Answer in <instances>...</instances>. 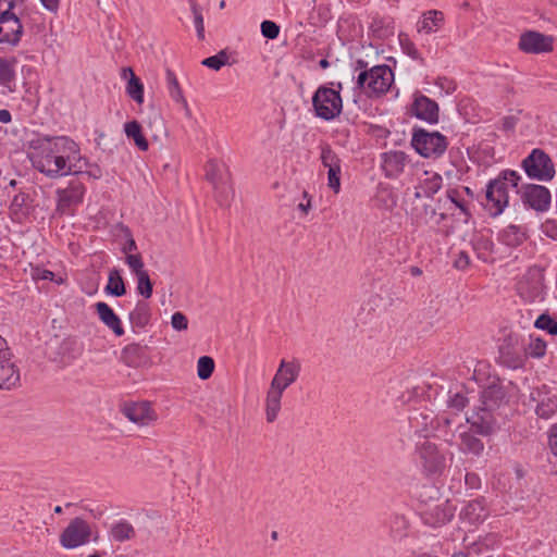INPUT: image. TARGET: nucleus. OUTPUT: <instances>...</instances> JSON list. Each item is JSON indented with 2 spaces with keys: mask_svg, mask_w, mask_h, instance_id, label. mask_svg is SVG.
I'll use <instances>...</instances> for the list:
<instances>
[{
  "mask_svg": "<svg viewBox=\"0 0 557 557\" xmlns=\"http://www.w3.org/2000/svg\"><path fill=\"white\" fill-rule=\"evenodd\" d=\"M408 163V156L404 151H387L382 154V169L389 178H397Z\"/></svg>",
  "mask_w": 557,
  "mask_h": 557,
  "instance_id": "obj_17",
  "label": "nucleus"
},
{
  "mask_svg": "<svg viewBox=\"0 0 557 557\" xmlns=\"http://www.w3.org/2000/svg\"><path fill=\"white\" fill-rule=\"evenodd\" d=\"M457 194V190L455 189H451L447 193V196L448 198L458 207L460 208L462 211H465V207L461 202L457 201L456 198H455V195Z\"/></svg>",
  "mask_w": 557,
  "mask_h": 557,
  "instance_id": "obj_63",
  "label": "nucleus"
},
{
  "mask_svg": "<svg viewBox=\"0 0 557 557\" xmlns=\"http://www.w3.org/2000/svg\"><path fill=\"white\" fill-rule=\"evenodd\" d=\"M411 146L423 158H438L447 149V138L438 132H428L423 128H414L411 137Z\"/></svg>",
  "mask_w": 557,
  "mask_h": 557,
  "instance_id": "obj_5",
  "label": "nucleus"
},
{
  "mask_svg": "<svg viewBox=\"0 0 557 557\" xmlns=\"http://www.w3.org/2000/svg\"><path fill=\"white\" fill-rule=\"evenodd\" d=\"M28 199V195L25 193H20L14 196L12 200V207L21 208L23 207Z\"/></svg>",
  "mask_w": 557,
  "mask_h": 557,
  "instance_id": "obj_59",
  "label": "nucleus"
},
{
  "mask_svg": "<svg viewBox=\"0 0 557 557\" xmlns=\"http://www.w3.org/2000/svg\"><path fill=\"white\" fill-rule=\"evenodd\" d=\"M109 534L114 542L123 543L133 540L136 531L127 520L123 519L111 525Z\"/></svg>",
  "mask_w": 557,
  "mask_h": 557,
  "instance_id": "obj_28",
  "label": "nucleus"
},
{
  "mask_svg": "<svg viewBox=\"0 0 557 557\" xmlns=\"http://www.w3.org/2000/svg\"><path fill=\"white\" fill-rule=\"evenodd\" d=\"M90 525L82 518H74L60 535V543L66 549H73L89 542Z\"/></svg>",
  "mask_w": 557,
  "mask_h": 557,
  "instance_id": "obj_11",
  "label": "nucleus"
},
{
  "mask_svg": "<svg viewBox=\"0 0 557 557\" xmlns=\"http://www.w3.org/2000/svg\"><path fill=\"white\" fill-rule=\"evenodd\" d=\"M542 232L553 239L557 240V220L548 219L542 224Z\"/></svg>",
  "mask_w": 557,
  "mask_h": 557,
  "instance_id": "obj_52",
  "label": "nucleus"
},
{
  "mask_svg": "<svg viewBox=\"0 0 557 557\" xmlns=\"http://www.w3.org/2000/svg\"><path fill=\"white\" fill-rule=\"evenodd\" d=\"M206 177L214 189L216 200L221 205L227 201L232 194V187L225 165L216 161H209L206 164Z\"/></svg>",
  "mask_w": 557,
  "mask_h": 557,
  "instance_id": "obj_9",
  "label": "nucleus"
},
{
  "mask_svg": "<svg viewBox=\"0 0 557 557\" xmlns=\"http://www.w3.org/2000/svg\"><path fill=\"white\" fill-rule=\"evenodd\" d=\"M17 0H0V24L12 23L13 26L10 29L12 35H22V25L12 11ZM2 28L0 27V33Z\"/></svg>",
  "mask_w": 557,
  "mask_h": 557,
  "instance_id": "obj_23",
  "label": "nucleus"
},
{
  "mask_svg": "<svg viewBox=\"0 0 557 557\" xmlns=\"http://www.w3.org/2000/svg\"><path fill=\"white\" fill-rule=\"evenodd\" d=\"M124 132L128 139H133L136 147L143 151L148 150L149 144L143 134L141 125L137 121L125 123Z\"/></svg>",
  "mask_w": 557,
  "mask_h": 557,
  "instance_id": "obj_31",
  "label": "nucleus"
},
{
  "mask_svg": "<svg viewBox=\"0 0 557 557\" xmlns=\"http://www.w3.org/2000/svg\"><path fill=\"white\" fill-rule=\"evenodd\" d=\"M54 276L53 272L49 270H42L39 268H36L33 270V277L37 280H52Z\"/></svg>",
  "mask_w": 557,
  "mask_h": 557,
  "instance_id": "obj_56",
  "label": "nucleus"
},
{
  "mask_svg": "<svg viewBox=\"0 0 557 557\" xmlns=\"http://www.w3.org/2000/svg\"><path fill=\"white\" fill-rule=\"evenodd\" d=\"M499 239L507 246H519L527 239V230L521 225L510 224L499 233Z\"/></svg>",
  "mask_w": 557,
  "mask_h": 557,
  "instance_id": "obj_26",
  "label": "nucleus"
},
{
  "mask_svg": "<svg viewBox=\"0 0 557 557\" xmlns=\"http://www.w3.org/2000/svg\"><path fill=\"white\" fill-rule=\"evenodd\" d=\"M283 393L269 388L265 397V419L267 422L272 423L276 420L281 410Z\"/></svg>",
  "mask_w": 557,
  "mask_h": 557,
  "instance_id": "obj_29",
  "label": "nucleus"
},
{
  "mask_svg": "<svg viewBox=\"0 0 557 557\" xmlns=\"http://www.w3.org/2000/svg\"><path fill=\"white\" fill-rule=\"evenodd\" d=\"M237 62V53L228 49L219 51L215 55L206 58L201 64L214 71L221 70L224 65H232Z\"/></svg>",
  "mask_w": 557,
  "mask_h": 557,
  "instance_id": "obj_25",
  "label": "nucleus"
},
{
  "mask_svg": "<svg viewBox=\"0 0 557 557\" xmlns=\"http://www.w3.org/2000/svg\"><path fill=\"white\" fill-rule=\"evenodd\" d=\"M280 26L273 21H263L261 23V35H278Z\"/></svg>",
  "mask_w": 557,
  "mask_h": 557,
  "instance_id": "obj_54",
  "label": "nucleus"
},
{
  "mask_svg": "<svg viewBox=\"0 0 557 557\" xmlns=\"http://www.w3.org/2000/svg\"><path fill=\"white\" fill-rule=\"evenodd\" d=\"M412 114L430 124L438 122V104L424 95H417L412 106Z\"/></svg>",
  "mask_w": 557,
  "mask_h": 557,
  "instance_id": "obj_15",
  "label": "nucleus"
},
{
  "mask_svg": "<svg viewBox=\"0 0 557 557\" xmlns=\"http://www.w3.org/2000/svg\"><path fill=\"white\" fill-rule=\"evenodd\" d=\"M393 81L394 74L387 65H376L359 73L357 86L371 97L386 92Z\"/></svg>",
  "mask_w": 557,
  "mask_h": 557,
  "instance_id": "obj_4",
  "label": "nucleus"
},
{
  "mask_svg": "<svg viewBox=\"0 0 557 557\" xmlns=\"http://www.w3.org/2000/svg\"><path fill=\"white\" fill-rule=\"evenodd\" d=\"M85 191L84 184L77 177L72 178L65 188H59L57 213L72 215L75 208L83 202Z\"/></svg>",
  "mask_w": 557,
  "mask_h": 557,
  "instance_id": "obj_8",
  "label": "nucleus"
},
{
  "mask_svg": "<svg viewBox=\"0 0 557 557\" xmlns=\"http://www.w3.org/2000/svg\"><path fill=\"white\" fill-rule=\"evenodd\" d=\"M520 178L517 172L506 170L488 183L485 208L492 216L499 215L508 206L509 189L517 188Z\"/></svg>",
  "mask_w": 557,
  "mask_h": 557,
  "instance_id": "obj_2",
  "label": "nucleus"
},
{
  "mask_svg": "<svg viewBox=\"0 0 557 557\" xmlns=\"http://www.w3.org/2000/svg\"><path fill=\"white\" fill-rule=\"evenodd\" d=\"M431 419V429H435L437 435L445 442L451 444L455 438L456 430L461 425V418L458 414L444 412L441 416L426 414L422 419Z\"/></svg>",
  "mask_w": 557,
  "mask_h": 557,
  "instance_id": "obj_12",
  "label": "nucleus"
},
{
  "mask_svg": "<svg viewBox=\"0 0 557 557\" xmlns=\"http://www.w3.org/2000/svg\"><path fill=\"white\" fill-rule=\"evenodd\" d=\"M16 60L0 58V86H10L15 81Z\"/></svg>",
  "mask_w": 557,
  "mask_h": 557,
  "instance_id": "obj_36",
  "label": "nucleus"
},
{
  "mask_svg": "<svg viewBox=\"0 0 557 557\" xmlns=\"http://www.w3.org/2000/svg\"><path fill=\"white\" fill-rule=\"evenodd\" d=\"M82 164H83L82 172L77 173L76 175L85 174L88 177H91L94 180H98V178H100L102 176V171H101L99 165H97V164H89L88 161L86 159H84V158H83Z\"/></svg>",
  "mask_w": 557,
  "mask_h": 557,
  "instance_id": "obj_48",
  "label": "nucleus"
},
{
  "mask_svg": "<svg viewBox=\"0 0 557 557\" xmlns=\"http://www.w3.org/2000/svg\"><path fill=\"white\" fill-rule=\"evenodd\" d=\"M122 413L133 423L139 426L150 425L158 419L157 412L147 401L128 403L122 407Z\"/></svg>",
  "mask_w": 557,
  "mask_h": 557,
  "instance_id": "obj_14",
  "label": "nucleus"
},
{
  "mask_svg": "<svg viewBox=\"0 0 557 557\" xmlns=\"http://www.w3.org/2000/svg\"><path fill=\"white\" fill-rule=\"evenodd\" d=\"M143 348L138 344H131L127 345L122 349V360L128 364L132 366L135 363L136 359L141 355Z\"/></svg>",
  "mask_w": 557,
  "mask_h": 557,
  "instance_id": "obj_42",
  "label": "nucleus"
},
{
  "mask_svg": "<svg viewBox=\"0 0 557 557\" xmlns=\"http://www.w3.org/2000/svg\"><path fill=\"white\" fill-rule=\"evenodd\" d=\"M467 403L468 400L462 394L456 393L454 396L449 398L448 407L456 409L457 411H460L466 407Z\"/></svg>",
  "mask_w": 557,
  "mask_h": 557,
  "instance_id": "obj_53",
  "label": "nucleus"
},
{
  "mask_svg": "<svg viewBox=\"0 0 557 557\" xmlns=\"http://www.w3.org/2000/svg\"><path fill=\"white\" fill-rule=\"evenodd\" d=\"M523 348L519 346L518 338L509 335L499 347L500 357L510 368H519L523 364Z\"/></svg>",
  "mask_w": 557,
  "mask_h": 557,
  "instance_id": "obj_18",
  "label": "nucleus"
},
{
  "mask_svg": "<svg viewBox=\"0 0 557 557\" xmlns=\"http://www.w3.org/2000/svg\"><path fill=\"white\" fill-rule=\"evenodd\" d=\"M486 517L487 510L482 499L470 500L460 512V518L470 524L479 523Z\"/></svg>",
  "mask_w": 557,
  "mask_h": 557,
  "instance_id": "obj_22",
  "label": "nucleus"
},
{
  "mask_svg": "<svg viewBox=\"0 0 557 557\" xmlns=\"http://www.w3.org/2000/svg\"><path fill=\"white\" fill-rule=\"evenodd\" d=\"M117 228L120 232L127 238L126 244L122 247V251L126 253H132L133 251L137 250L136 242L133 238L132 232L128 226L124 224H119Z\"/></svg>",
  "mask_w": 557,
  "mask_h": 557,
  "instance_id": "obj_46",
  "label": "nucleus"
},
{
  "mask_svg": "<svg viewBox=\"0 0 557 557\" xmlns=\"http://www.w3.org/2000/svg\"><path fill=\"white\" fill-rule=\"evenodd\" d=\"M40 2L47 10L55 12L59 8L60 0H40Z\"/></svg>",
  "mask_w": 557,
  "mask_h": 557,
  "instance_id": "obj_61",
  "label": "nucleus"
},
{
  "mask_svg": "<svg viewBox=\"0 0 557 557\" xmlns=\"http://www.w3.org/2000/svg\"><path fill=\"white\" fill-rule=\"evenodd\" d=\"M172 327L176 331H185L188 327V320L182 312H175L171 318Z\"/></svg>",
  "mask_w": 557,
  "mask_h": 557,
  "instance_id": "obj_50",
  "label": "nucleus"
},
{
  "mask_svg": "<svg viewBox=\"0 0 557 557\" xmlns=\"http://www.w3.org/2000/svg\"><path fill=\"white\" fill-rule=\"evenodd\" d=\"M535 327L537 329H541V330H545L547 331L549 334L552 335H556L557 334V322L554 321L549 315L547 314H541L535 323H534Z\"/></svg>",
  "mask_w": 557,
  "mask_h": 557,
  "instance_id": "obj_45",
  "label": "nucleus"
},
{
  "mask_svg": "<svg viewBox=\"0 0 557 557\" xmlns=\"http://www.w3.org/2000/svg\"><path fill=\"white\" fill-rule=\"evenodd\" d=\"M95 308L101 322L112 330L116 336H122L124 334L121 319L114 313L108 304L99 301L95 305Z\"/></svg>",
  "mask_w": 557,
  "mask_h": 557,
  "instance_id": "obj_20",
  "label": "nucleus"
},
{
  "mask_svg": "<svg viewBox=\"0 0 557 557\" xmlns=\"http://www.w3.org/2000/svg\"><path fill=\"white\" fill-rule=\"evenodd\" d=\"M214 371V361L209 356H202L197 362V374L201 380H208Z\"/></svg>",
  "mask_w": 557,
  "mask_h": 557,
  "instance_id": "obj_39",
  "label": "nucleus"
},
{
  "mask_svg": "<svg viewBox=\"0 0 557 557\" xmlns=\"http://www.w3.org/2000/svg\"><path fill=\"white\" fill-rule=\"evenodd\" d=\"M426 414H433L431 411L430 412H419L417 414H414L413 417H410V422H411V425L414 426V428H422L421 431H423L425 434H429L431 432H434L435 429H431V419L428 418L425 420L422 419L423 416H426Z\"/></svg>",
  "mask_w": 557,
  "mask_h": 557,
  "instance_id": "obj_44",
  "label": "nucleus"
},
{
  "mask_svg": "<svg viewBox=\"0 0 557 557\" xmlns=\"http://www.w3.org/2000/svg\"><path fill=\"white\" fill-rule=\"evenodd\" d=\"M18 41H20V37H3L0 39V44L8 42L11 46H16L18 44Z\"/></svg>",
  "mask_w": 557,
  "mask_h": 557,
  "instance_id": "obj_64",
  "label": "nucleus"
},
{
  "mask_svg": "<svg viewBox=\"0 0 557 557\" xmlns=\"http://www.w3.org/2000/svg\"><path fill=\"white\" fill-rule=\"evenodd\" d=\"M150 320L149 307L146 302L139 301L135 309L129 313L131 323L139 329L145 327Z\"/></svg>",
  "mask_w": 557,
  "mask_h": 557,
  "instance_id": "obj_35",
  "label": "nucleus"
},
{
  "mask_svg": "<svg viewBox=\"0 0 557 557\" xmlns=\"http://www.w3.org/2000/svg\"><path fill=\"white\" fill-rule=\"evenodd\" d=\"M554 37H520L518 47L525 53H543L553 50Z\"/></svg>",
  "mask_w": 557,
  "mask_h": 557,
  "instance_id": "obj_21",
  "label": "nucleus"
},
{
  "mask_svg": "<svg viewBox=\"0 0 557 557\" xmlns=\"http://www.w3.org/2000/svg\"><path fill=\"white\" fill-rule=\"evenodd\" d=\"M424 178H419V188L422 190L424 197H432L442 187V177L437 173H429L424 171Z\"/></svg>",
  "mask_w": 557,
  "mask_h": 557,
  "instance_id": "obj_32",
  "label": "nucleus"
},
{
  "mask_svg": "<svg viewBox=\"0 0 557 557\" xmlns=\"http://www.w3.org/2000/svg\"><path fill=\"white\" fill-rule=\"evenodd\" d=\"M327 186L337 194L341 189V166L327 170Z\"/></svg>",
  "mask_w": 557,
  "mask_h": 557,
  "instance_id": "obj_47",
  "label": "nucleus"
},
{
  "mask_svg": "<svg viewBox=\"0 0 557 557\" xmlns=\"http://www.w3.org/2000/svg\"><path fill=\"white\" fill-rule=\"evenodd\" d=\"M469 257L466 252H460L455 261V265L458 269H465L469 264Z\"/></svg>",
  "mask_w": 557,
  "mask_h": 557,
  "instance_id": "obj_60",
  "label": "nucleus"
},
{
  "mask_svg": "<svg viewBox=\"0 0 557 557\" xmlns=\"http://www.w3.org/2000/svg\"><path fill=\"white\" fill-rule=\"evenodd\" d=\"M460 449L463 453L473 454L474 456H479L483 449L484 445L482 441L475 437L472 433L462 432L460 433Z\"/></svg>",
  "mask_w": 557,
  "mask_h": 557,
  "instance_id": "obj_33",
  "label": "nucleus"
},
{
  "mask_svg": "<svg viewBox=\"0 0 557 557\" xmlns=\"http://www.w3.org/2000/svg\"><path fill=\"white\" fill-rule=\"evenodd\" d=\"M444 15L440 11H429L423 15V20L418 23V32L436 33L441 29Z\"/></svg>",
  "mask_w": 557,
  "mask_h": 557,
  "instance_id": "obj_30",
  "label": "nucleus"
},
{
  "mask_svg": "<svg viewBox=\"0 0 557 557\" xmlns=\"http://www.w3.org/2000/svg\"><path fill=\"white\" fill-rule=\"evenodd\" d=\"M524 354L533 358H541L545 355L546 343L541 338L530 337V343L523 348Z\"/></svg>",
  "mask_w": 557,
  "mask_h": 557,
  "instance_id": "obj_40",
  "label": "nucleus"
},
{
  "mask_svg": "<svg viewBox=\"0 0 557 557\" xmlns=\"http://www.w3.org/2000/svg\"><path fill=\"white\" fill-rule=\"evenodd\" d=\"M190 8L194 15V25L195 29L197 32V35H202L205 27H203V18L200 9L195 3L194 0H190Z\"/></svg>",
  "mask_w": 557,
  "mask_h": 557,
  "instance_id": "obj_49",
  "label": "nucleus"
},
{
  "mask_svg": "<svg viewBox=\"0 0 557 557\" xmlns=\"http://www.w3.org/2000/svg\"><path fill=\"white\" fill-rule=\"evenodd\" d=\"M518 119L516 116H505L502 120L503 129L505 131H512L517 125Z\"/></svg>",
  "mask_w": 557,
  "mask_h": 557,
  "instance_id": "obj_57",
  "label": "nucleus"
},
{
  "mask_svg": "<svg viewBox=\"0 0 557 557\" xmlns=\"http://www.w3.org/2000/svg\"><path fill=\"white\" fill-rule=\"evenodd\" d=\"M548 444L553 455L557 457V423L550 429Z\"/></svg>",
  "mask_w": 557,
  "mask_h": 557,
  "instance_id": "obj_55",
  "label": "nucleus"
},
{
  "mask_svg": "<svg viewBox=\"0 0 557 557\" xmlns=\"http://www.w3.org/2000/svg\"><path fill=\"white\" fill-rule=\"evenodd\" d=\"M166 81L171 98L178 103H185V97L180 87L178 81L171 70L166 71Z\"/></svg>",
  "mask_w": 557,
  "mask_h": 557,
  "instance_id": "obj_38",
  "label": "nucleus"
},
{
  "mask_svg": "<svg viewBox=\"0 0 557 557\" xmlns=\"http://www.w3.org/2000/svg\"><path fill=\"white\" fill-rule=\"evenodd\" d=\"M12 120V115L9 110L2 109L0 110V122L1 123H10Z\"/></svg>",
  "mask_w": 557,
  "mask_h": 557,
  "instance_id": "obj_62",
  "label": "nucleus"
},
{
  "mask_svg": "<svg viewBox=\"0 0 557 557\" xmlns=\"http://www.w3.org/2000/svg\"><path fill=\"white\" fill-rule=\"evenodd\" d=\"M520 290H521V294L522 296H524L527 299H529L530 301H535V300H543V288H542V284L540 281H536L535 284L533 285L532 287V290L530 293V295L525 296L524 295V286L521 285L520 286Z\"/></svg>",
  "mask_w": 557,
  "mask_h": 557,
  "instance_id": "obj_51",
  "label": "nucleus"
},
{
  "mask_svg": "<svg viewBox=\"0 0 557 557\" xmlns=\"http://www.w3.org/2000/svg\"><path fill=\"white\" fill-rule=\"evenodd\" d=\"M536 413L543 419L550 418L557 411V397L548 393L537 392Z\"/></svg>",
  "mask_w": 557,
  "mask_h": 557,
  "instance_id": "obj_27",
  "label": "nucleus"
},
{
  "mask_svg": "<svg viewBox=\"0 0 557 557\" xmlns=\"http://www.w3.org/2000/svg\"><path fill=\"white\" fill-rule=\"evenodd\" d=\"M455 507L448 502H442L424 511V520L432 525H442L454 517Z\"/></svg>",
  "mask_w": 557,
  "mask_h": 557,
  "instance_id": "obj_19",
  "label": "nucleus"
},
{
  "mask_svg": "<svg viewBox=\"0 0 557 557\" xmlns=\"http://www.w3.org/2000/svg\"><path fill=\"white\" fill-rule=\"evenodd\" d=\"M505 398V392L497 384L488 385L481 393V406L476 412V418L472 422L475 432L482 435H488L496 423L493 411L497 409Z\"/></svg>",
  "mask_w": 557,
  "mask_h": 557,
  "instance_id": "obj_3",
  "label": "nucleus"
},
{
  "mask_svg": "<svg viewBox=\"0 0 557 557\" xmlns=\"http://www.w3.org/2000/svg\"><path fill=\"white\" fill-rule=\"evenodd\" d=\"M523 202L536 211H545L550 205V193L542 186L528 185L522 194Z\"/></svg>",
  "mask_w": 557,
  "mask_h": 557,
  "instance_id": "obj_16",
  "label": "nucleus"
},
{
  "mask_svg": "<svg viewBox=\"0 0 557 557\" xmlns=\"http://www.w3.org/2000/svg\"><path fill=\"white\" fill-rule=\"evenodd\" d=\"M137 278V292L145 298H150L152 295V282L149 277L148 272L139 273L135 275Z\"/></svg>",
  "mask_w": 557,
  "mask_h": 557,
  "instance_id": "obj_41",
  "label": "nucleus"
},
{
  "mask_svg": "<svg viewBox=\"0 0 557 557\" xmlns=\"http://www.w3.org/2000/svg\"><path fill=\"white\" fill-rule=\"evenodd\" d=\"M416 453L422 469L429 474L440 473L445 467V457L437 446L424 440L417 444Z\"/></svg>",
  "mask_w": 557,
  "mask_h": 557,
  "instance_id": "obj_10",
  "label": "nucleus"
},
{
  "mask_svg": "<svg viewBox=\"0 0 557 557\" xmlns=\"http://www.w3.org/2000/svg\"><path fill=\"white\" fill-rule=\"evenodd\" d=\"M30 147L37 151L33 159L34 166L48 177L82 172L83 157L79 148L66 136L39 137L30 141Z\"/></svg>",
  "mask_w": 557,
  "mask_h": 557,
  "instance_id": "obj_1",
  "label": "nucleus"
},
{
  "mask_svg": "<svg viewBox=\"0 0 557 557\" xmlns=\"http://www.w3.org/2000/svg\"><path fill=\"white\" fill-rule=\"evenodd\" d=\"M301 366L299 361L282 360L275 375L273 376L270 388L284 393L299 376Z\"/></svg>",
  "mask_w": 557,
  "mask_h": 557,
  "instance_id": "obj_13",
  "label": "nucleus"
},
{
  "mask_svg": "<svg viewBox=\"0 0 557 557\" xmlns=\"http://www.w3.org/2000/svg\"><path fill=\"white\" fill-rule=\"evenodd\" d=\"M312 103L317 115L326 121L337 116L343 108L339 92L324 86L314 92Z\"/></svg>",
  "mask_w": 557,
  "mask_h": 557,
  "instance_id": "obj_7",
  "label": "nucleus"
},
{
  "mask_svg": "<svg viewBox=\"0 0 557 557\" xmlns=\"http://www.w3.org/2000/svg\"><path fill=\"white\" fill-rule=\"evenodd\" d=\"M125 262L134 273V275H138L139 273L146 272L145 264L143 258L139 253H128L125 258Z\"/></svg>",
  "mask_w": 557,
  "mask_h": 557,
  "instance_id": "obj_43",
  "label": "nucleus"
},
{
  "mask_svg": "<svg viewBox=\"0 0 557 557\" xmlns=\"http://www.w3.org/2000/svg\"><path fill=\"white\" fill-rule=\"evenodd\" d=\"M122 75L127 78L126 94L138 104L144 102V85L131 67H124Z\"/></svg>",
  "mask_w": 557,
  "mask_h": 557,
  "instance_id": "obj_24",
  "label": "nucleus"
},
{
  "mask_svg": "<svg viewBox=\"0 0 557 557\" xmlns=\"http://www.w3.org/2000/svg\"><path fill=\"white\" fill-rule=\"evenodd\" d=\"M320 160L327 170L341 166V159L329 145L321 147Z\"/></svg>",
  "mask_w": 557,
  "mask_h": 557,
  "instance_id": "obj_37",
  "label": "nucleus"
},
{
  "mask_svg": "<svg viewBox=\"0 0 557 557\" xmlns=\"http://www.w3.org/2000/svg\"><path fill=\"white\" fill-rule=\"evenodd\" d=\"M106 293L116 297L123 296L126 293L124 281L117 269H112L109 272Z\"/></svg>",
  "mask_w": 557,
  "mask_h": 557,
  "instance_id": "obj_34",
  "label": "nucleus"
},
{
  "mask_svg": "<svg viewBox=\"0 0 557 557\" xmlns=\"http://www.w3.org/2000/svg\"><path fill=\"white\" fill-rule=\"evenodd\" d=\"M466 484L471 488H478L480 479L475 473H467L465 476Z\"/></svg>",
  "mask_w": 557,
  "mask_h": 557,
  "instance_id": "obj_58",
  "label": "nucleus"
},
{
  "mask_svg": "<svg viewBox=\"0 0 557 557\" xmlns=\"http://www.w3.org/2000/svg\"><path fill=\"white\" fill-rule=\"evenodd\" d=\"M522 168L529 177L548 182L555 176V165L550 157L541 149H533L522 161Z\"/></svg>",
  "mask_w": 557,
  "mask_h": 557,
  "instance_id": "obj_6",
  "label": "nucleus"
}]
</instances>
